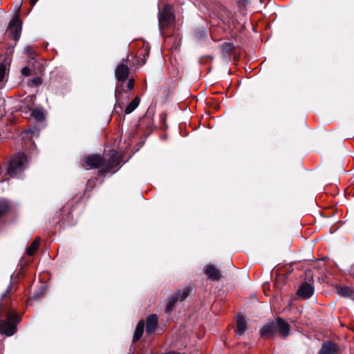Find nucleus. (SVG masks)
I'll return each instance as SVG.
<instances>
[{
  "label": "nucleus",
  "mask_w": 354,
  "mask_h": 354,
  "mask_svg": "<svg viewBox=\"0 0 354 354\" xmlns=\"http://www.w3.org/2000/svg\"><path fill=\"white\" fill-rule=\"evenodd\" d=\"M28 165L27 158L24 153H19L14 156L8 165V174L10 176H15L23 171Z\"/></svg>",
  "instance_id": "f257e3e1"
},
{
  "label": "nucleus",
  "mask_w": 354,
  "mask_h": 354,
  "mask_svg": "<svg viewBox=\"0 0 354 354\" xmlns=\"http://www.w3.org/2000/svg\"><path fill=\"white\" fill-rule=\"evenodd\" d=\"M19 321L18 315L8 313L7 320L0 322V333L7 336L12 335L16 331V324Z\"/></svg>",
  "instance_id": "f03ea898"
},
{
  "label": "nucleus",
  "mask_w": 354,
  "mask_h": 354,
  "mask_svg": "<svg viewBox=\"0 0 354 354\" xmlns=\"http://www.w3.org/2000/svg\"><path fill=\"white\" fill-rule=\"evenodd\" d=\"M174 15L171 11V8L165 5L162 10L158 12V24L160 29L168 27L173 23Z\"/></svg>",
  "instance_id": "7ed1b4c3"
},
{
  "label": "nucleus",
  "mask_w": 354,
  "mask_h": 354,
  "mask_svg": "<svg viewBox=\"0 0 354 354\" xmlns=\"http://www.w3.org/2000/svg\"><path fill=\"white\" fill-rule=\"evenodd\" d=\"M20 6L17 8V12L14 16L12 19L9 23L8 29L10 31V34L12 35V37L14 40L17 41L19 40L20 36H21V25L22 21L19 19V13L20 10Z\"/></svg>",
  "instance_id": "20e7f679"
},
{
  "label": "nucleus",
  "mask_w": 354,
  "mask_h": 354,
  "mask_svg": "<svg viewBox=\"0 0 354 354\" xmlns=\"http://www.w3.org/2000/svg\"><path fill=\"white\" fill-rule=\"evenodd\" d=\"M129 73V67L124 63H120L115 69V75L117 80L123 83L128 77Z\"/></svg>",
  "instance_id": "39448f33"
},
{
  "label": "nucleus",
  "mask_w": 354,
  "mask_h": 354,
  "mask_svg": "<svg viewBox=\"0 0 354 354\" xmlns=\"http://www.w3.org/2000/svg\"><path fill=\"white\" fill-rule=\"evenodd\" d=\"M84 162L88 169L100 168L104 165L103 160L101 157L96 155L86 156L84 159Z\"/></svg>",
  "instance_id": "423d86ee"
},
{
  "label": "nucleus",
  "mask_w": 354,
  "mask_h": 354,
  "mask_svg": "<svg viewBox=\"0 0 354 354\" xmlns=\"http://www.w3.org/2000/svg\"><path fill=\"white\" fill-rule=\"evenodd\" d=\"M276 331V324L274 322H270L265 324L259 330L260 335L264 338L272 337L274 335Z\"/></svg>",
  "instance_id": "0eeeda50"
},
{
  "label": "nucleus",
  "mask_w": 354,
  "mask_h": 354,
  "mask_svg": "<svg viewBox=\"0 0 354 354\" xmlns=\"http://www.w3.org/2000/svg\"><path fill=\"white\" fill-rule=\"evenodd\" d=\"M276 328H278L279 335L286 337L290 334V326L287 322L281 317H278L276 320Z\"/></svg>",
  "instance_id": "6e6552de"
},
{
  "label": "nucleus",
  "mask_w": 354,
  "mask_h": 354,
  "mask_svg": "<svg viewBox=\"0 0 354 354\" xmlns=\"http://www.w3.org/2000/svg\"><path fill=\"white\" fill-rule=\"evenodd\" d=\"M205 273L208 279L212 281H217L221 278V274L218 269L214 265H207L205 266Z\"/></svg>",
  "instance_id": "1a4fd4ad"
},
{
  "label": "nucleus",
  "mask_w": 354,
  "mask_h": 354,
  "mask_svg": "<svg viewBox=\"0 0 354 354\" xmlns=\"http://www.w3.org/2000/svg\"><path fill=\"white\" fill-rule=\"evenodd\" d=\"M314 293L313 286L308 283H304L301 284L297 291V294L303 299L310 298Z\"/></svg>",
  "instance_id": "9d476101"
},
{
  "label": "nucleus",
  "mask_w": 354,
  "mask_h": 354,
  "mask_svg": "<svg viewBox=\"0 0 354 354\" xmlns=\"http://www.w3.org/2000/svg\"><path fill=\"white\" fill-rule=\"evenodd\" d=\"M146 332L151 334L155 331L158 325V317L156 315H149L146 322Z\"/></svg>",
  "instance_id": "9b49d317"
},
{
  "label": "nucleus",
  "mask_w": 354,
  "mask_h": 354,
  "mask_svg": "<svg viewBox=\"0 0 354 354\" xmlns=\"http://www.w3.org/2000/svg\"><path fill=\"white\" fill-rule=\"evenodd\" d=\"M337 350L336 344L328 342L322 344L318 354H335Z\"/></svg>",
  "instance_id": "f8f14e48"
},
{
  "label": "nucleus",
  "mask_w": 354,
  "mask_h": 354,
  "mask_svg": "<svg viewBox=\"0 0 354 354\" xmlns=\"http://www.w3.org/2000/svg\"><path fill=\"white\" fill-rule=\"evenodd\" d=\"M236 335H243L247 328V324L245 319L242 316L236 317Z\"/></svg>",
  "instance_id": "ddd939ff"
},
{
  "label": "nucleus",
  "mask_w": 354,
  "mask_h": 354,
  "mask_svg": "<svg viewBox=\"0 0 354 354\" xmlns=\"http://www.w3.org/2000/svg\"><path fill=\"white\" fill-rule=\"evenodd\" d=\"M144 326H145V323L143 321H140L138 322V324H137V326H136V330L134 333L133 338V342L138 341L141 337V336L143 333Z\"/></svg>",
  "instance_id": "4468645a"
},
{
  "label": "nucleus",
  "mask_w": 354,
  "mask_h": 354,
  "mask_svg": "<svg viewBox=\"0 0 354 354\" xmlns=\"http://www.w3.org/2000/svg\"><path fill=\"white\" fill-rule=\"evenodd\" d=\"M190 288L189 287L183 288L182 290H179L175 294V297L179 301H183L185 299L190 293Z\"/></svg>",
  "instance_id": "2eb2a0df"
},
{
  "label": "nucleus",
  "mask_w": 354,
  "mask_h": 354,
  "mask_svg": "<svg viewBox=\"0 0 354 354\" xmlns=\"http://www.w3.org/2000/svg\"><path fill=\"white\" fill-rule=\"evenodd\" d=\"M140 99L138 97H136L133 100L130 102L125 109V113L129 114L133 112L139 105Z\"/></svg>",
  "instance_id": "dca6fc26"
},
{
  "label": "nucleus",
  "mask_w": 354,
  "mask_h": 354,
  "mask_svg": "<svg viewBox=\"0 0 354 354\" xmlns=\"http://www.w3.org/2000/svg\"><path fill=\"white\" fill-rule=\"evenodd\" d=\"M339 295L344 297H351L353 295V290L349 287H341L338 289Z\"/></svg>",
  "instance_id": "f3484780"
},
{
  "label": "nucleus",
  "mask_w": 354,
  "mask_h": 354,
  "mask_svg": "<svg viewBox=\"0 0 354 354\" xmlns=\"http://www.w3.org/2000/svg\"><path fill=\"white\" fill-rule=\"evenodd\" d=\"M39 240L37 239L33 241V242L31 243L30 246L27 249V254L28 255H32L35 253L37 251L38 246H39Z\"/></svg>",
  "instance_id": "a211bd4d"
},
{
  "label": "nucleus",
  "mask_w": 354,
  "mask_h": 354,
  "mask_svg": "<svg viewBox=\"0 0 354 354\" xmlns=\"http://www.w3.org/2000/svg\"><path fill=\"white\" fill-rule=\"evenodd\" d=\"M32 115L37 121H42L44 120V118H45L43 111L39 109H34L32 112Z\"/></svg>",
  "instance_id": "6ab92c4d"
},
{
  "label": "nucleus",
  "mask_w": 354,
  "mask_h": 354,
  "mask_svg": "<svg viewBox=\"0 0 354 354\" xmlns=\"http://www.w3.org/2000/svg\"><path fill=\"white\" fill-rule=\"evenodd\" d=\"M176 301H178V299H176V297L175 296L172 297L170 299V300L167 303V304L165 306V311L166 313H169L172 310L173 307H174L175 303L176 302Z\"/></svg>",
  "instance_id": "aec40b11"
},
{
  "label": "nucleus",
  "mask_w": 354,
  "mask_h": 354,
  "mask_svg": "<svg viewBox=\"0 0 354 354\" xmlns=\"http://www.w3.org/2000/svg\"><path fill=\"white\" fill-rule=\"evenodd\" d=\"M8 203L6 201H0V217L8 212Z\"/></svg>",
  "instance_id": "412c9836"
},
{
  "label": "nucleus",
  "mask_w": 354,
  "mask_h": 354,
  "mask_svg": "<svg viewBox=\"0 0 354 354\" xmlns=\"http://www.w3.org/2000/svg\"><path fill=\"white\" fill-rule=\"evenodd\" d=\"M6 67L4 64L0 65V82L3 81L6 75Z\"/></svg>",
  "instance_id": "4be33fe9"
},
{
  "label": "nucleus",
  "mask_w": 354,
  "mask_h": 354,
  "mask_svg": "<svg viewBox=\"0 0 354 354\" xmlns=\"http://www.w3.org/2000/svg\"><path fill=\"white\" fill-rule=\"evenodd\" d=\"M26 53L31 58H33L34 53L31 47L27 46L24 48Z\"/></svg>",
  "instance_id": "5701e85b"
},
{
  "label": "nucleus",
  "mask_w": 354,
  "mask_h": 354,
  "mask_svg": "<svg viewBox=\"0 0 354 354\" xmlns=\"http://www.w3.org/2000/svg\"><path fill=\"white\" fill-rule=\"evenodd\" d=\"M42 83V80L41 77H37L32 80V84L33 85H40Z\"/></svg>",
  "instance_id": "b1692460"
},
{
  "label": "nucleus",
  "mask_w": 354,
  "mask_h": 354,
  "mask_svg": "<svg viewBox=\"0 0 354 354\" xmlns=\"http://www.w3.org/2000/svg\"><path fill=\"white\" fill-rule=\"evenodd\" d=\"M21 73L26 76L30 75V68L28 66L24 67L21 70Z\"/></svg>",
  "instance_id": "393cba45"
},
{
  "label": "nucleus",
  "mask_w": 354,
  "mask_h": 354,
  "mask_svg": "<svg viewBox=\"0 0 354 354\" xmlns=\"http://www.w3.org/2000/svg\"><path fill=\"white\" fill-rule=\"evenodd\" d=\"M133 86H134V80H133V79L129 80L128 83H127L128 88L129 90H132L133 88Z\"/></svg>",
  "instance_id": "a878e982"
},
{
  "label": "nucleus",
  "mask_w": 354,
  "mask_h": 354,
  "mask_svg": "<svg viewBox=\"0 0 354 354\" xmlns=\"http://www.w3.org/2000/svg\"><path fill=\"white\" fill-rule=\"evenodd\" d=\"M11 288H12V285L10 284V285L8 286V288H7L6 292H4V293L2 295V297H5L6 296L7 292H8L10 291V290L11 289Z\"/></svg>",
  "instance_id": "bb28decb"
},
{
  "label": "nucleus",
  "mask_w": 354,
  "mask_h": 354,
  "mask_svg": "<svg viewBox=\"0 0 354 354\" xmlns=\"http://www.w3.org/2000/svg\"><path fill=\"white\" fill-rule=\"evenodd\" d=\"M248 2V0H239V3L245 5Z\"/></svg>",
  "instance_id": "cd10ccee"
},
{
  "label": "nucleus",
  "mask_w": 354,
  "mask_h": 354,
  "mask_svg": "<svg viewBox=\"0 0 354 354\" xmlns=\"http://www.w3.org/2000/svg\"><path fill=\"white\" fill-rule=\"evenodd\" d=\"M38 0H30V3L32 6H34Z\"/></svg>",
  "instance_id": "c85d7f7f"
},
{
  "label": "nucleus",
  "mask_w": 354,
  "mask_h": 354,
  "mask_svg": "<svg viewBox=\"0 0 354 354\" xmlns=\"http://www.w3.org/2000/svg\"><path fill=\"white\" fill-rule=\"evenodd\" d=\"M165 354H177V353L176 352H174V351H169V352L166 353Z\"/></svg>",
  "instance_id": "c756f323"
}]
</instances>
